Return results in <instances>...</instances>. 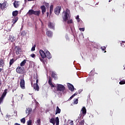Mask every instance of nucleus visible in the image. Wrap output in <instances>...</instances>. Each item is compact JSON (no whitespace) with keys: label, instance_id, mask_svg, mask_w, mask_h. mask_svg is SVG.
<instances>
[{"label":"nucleus","instance_id":"f257e3e1","mask_svg":"<svg viewBox=\"0 0 125 125\" xmlns=\"http://www.w3.org/2000/svg\"><path fill=\"white\" fill-rule=\"evenodd\" d=\"M36 83L34 84V82H36ZM39 83V75L37 74L36 75H34L33 76V79L31 81V85H33V88L35 90H37L39 91L40 90V87L38 83Z\"/></svg>","mask_w":125,"mask_h":125},{"label":"nucleus","instance_id":"f03ea898","mask_svg":"<svg viewBox=\"0 0 125 125\" xmlns=\"http://www.w3.org/2000/svg\"><path fill=\"white\" fill-rule=\"evenodd\" d=\"M69 13H70V10L68 9L66 10L65 12L63 11V12L62 13V16L64 22H67V21L70 19V15H69Z\"/></svg>","mask_w":125,"mask_h":125},{"label":"nucleus","instance_id":"7ed1b4c3","mask_svg":"<svg viewBox=\"0 0 125 125\" xmlns=\"http://www.w3.org/2000/svg\"><path fill=\"white\" fill-rule=\"evenodd\" d=\"M66 88L65 86L61 84H57L56 89L57 91H60L61 92H64Z\"/></svg>","mask_w":125,"mask_h":125},{"label":"nucleus","instance_id":"20e7f679","mask_svg":"<svg viewBox=\"0 0 125 125\" xmlns=\"http://www.w3.org/2000/svg\"><path fill=\"white\" fill-rule=\"evenodd\" d=\"M55 122L56 125H59V118L58 117H56L55 119L54 118H52L49 120V122L53 125H55Z\"/></svg>","mask_w":125,"mask_h":125},{"label":"nucleus","instance_id":"39448f33","mask_svg":"<svg viewBox=\"0 0 125 125\" xmlns=\"http://www.w3.org/2000/svg\"><path fill=\"white\" fill-rule=\"evenodd\" d=\"M16 71L18 74H20V75L23 74L25 73V68L23 67L18 66L16 69Z\"/></svg>","mask_w":125,"mask_h":125},{"label":"nucleus","instance_id":"423d86ee","mask_svg":"<svg viewBox=\"0 0 125 125\" xmlns=\"http://www.w3.org/2000/svg\"><path fill=\"white\" fill-rule=\"evenodd\" d=\"M8 90L7 89H5L4 90L3 93L2 94L1 97H0V104H1V103H2L3 99H4L5 96H6V94L7 93Z\"/></svg>","mask_w":125,"mask_h":125},{"label":"nucleus","instance_id":"0eeeda50","mask_svg":"<svg viewBox=\"0 0 125 125\" xmlns=\"http://www.w3.org/2000/svg\"><path fill=\"white\" fill-rule=\"evenodd\" d=\"M61 6H57L54 10V13L56 15H59L60 14V11H61Z\"/></svg>","mask_w":125,"mask_h":125},{"label":"nucleus","instance_id":"6e6552de","mask_svg":"<svg viewBox=\"0 0 125 125\" xmlns=\"http://www.w3.org/2000/svg\"><path fill=\"white\" fill-rule=\"evenodd\" d=\"M16 49V54L18 55V54H21V52H22V48L19 46H16L15 48Z\"/></svg>","mask_w":125,"mask_h":125},{"label":"nucleus","instance_id":"1a4fd4ad","mask_svg":"<svg viewBox=\"0 0 125 125\" xmlns=\"http://www.w3.org/2000/svg\"><path fill=\"white\" fill-rule=\"evenodd\" d=\"M20 86L22 89H25V81L24 78L21 79Z\"/></svg>","mask_w":125,"mask_h":125},{"label":"nucleus","instance_id":"9d476101","mask_svg":"<svg viewBox=\"0 0 125 125\" xmlns=\"http://www.w3.org/2000/svg\"><path fill=\"white\" fill-rule=\"evenodd\" d=\"M39 52L42 58H45V57H46L45 52H44V51H43L42 50H40Z\"/></svg>","mask_w":125,"mask_h":125},{"label":"nucleus","instance_id":"9b49d317","mask_svg":"<svg viewBox=\"0 0 125 125\" xmlns=\"http://www.w3.org/2000/svg\"><path fill=\"white\" fill-rule=\"evenodd\" d=\"M45 54L46 55V57H47L48 59H50L51 58V54H50L48 50H46V51H45Z\"/></svg>","mask_w":125,"mask_h":125},{"label":"nucleus","instance_id":"f8f14e48","mask_svg":"<svg viewBox=\"0 0 125 125\" xmlns=\"http://www.w3.org/2000/svg\"><path fill=\"white\" fill-rule=\"evenodd\" d=\"M81 112H82L83 114V117H84L85 115H86V108H85V107L83 106L82 109H81Z\"/></svg>","mask_w":125,"mask_h":125},{"label":"nucleus","instance_id":"ddd939ff","mask_svg":"<svg viewBox=\"0 0 125 125\" xmlns=\"http://www.w3.org/2000/svg\"><path fill=\"white\" fill-rule=\"evenodd\" d=\"M79 125H84V119L83 117H82V118H80L79 120Z\"/></svg>","mask_w":125,"mask_h":125},{"label":"nucleus","instance_id":"4468645a","mask_svg":"<svg viewBox=\"0 0 125 125\" xmlns=\"http://www.w3.org/2000/svg\"><path fill=\"white\" fill-rule=\"evenodd\" d=\"M68 89L71 90V91H74L75 89V87H74V85H72L71 83H68Z\"/></svg>","mask_w":125,"mask_h":125},{"label":"nucleus","instance_id":"2eb2a0df","mask_svg":"<svg viewBox=\"0 0 125 125\" xmlns=\"http://www.w3.org/2000/svg\"><path fill=\"white\" fill-rule=\"evenodd\" d=\"M19 2H20V1H14L13 3V5L15 8H17L19 7Z\"/></svg>","mask_w":125,"mask_h":125},{"label":"nucleus","instance_id":"dca6fc26","mask_svg":"<svg viewBox=\"0 0 125 125\" xmlns=\"http://www.w3.org/2000/svg\"><path fill=\"white\" fill-rule=\"evenodd\" d=\"M41 9L42 10V14L43 15L44 13L46 11V8L44 5H42L41 6Z\"/></svg>","mask_w":125,"mask_h":125},{"label":"nucleus","instance_id":"f3484780","mask_svg":"<svg viewBox=\"0 0 125 125\" xmlns=\"http://www.w3.org/2000/svg\"><path fill=\"white\" fill-rule=\"evenodd\" d=\"M6 8V2H4L1 3V10H4Z\"/></svg>","mask_w":125,"mask_h":125},{"label":"nucleus","instance_id":"a211bd4d","mask_svg":"<svg viewBox=\"0 0 125 125\" xmlns=\"http://www.w3.org/2000/svg\"><path fill=\"white\" fill-rule=\"evenodd\" d=\"M33 111V109L31 108H26V113L28 114V115H30V114H32V112Z\"/></svg>","mask_w":125,"mask_h":125},{"label":"nucleus","instance_id":"6ab92c4d","mask_svg":"<svg viewBox=\"0 0 125 125\" xmlns=\"http://www.w3.org/2000/svg\"><path fill=\"white\" fill-rule=\"evenodd\" d=\"M52 79H51V78L49 77V80H48V83L49 85H50L51 87H55V86H54L53 84H52Z\"/></svg>","mask_w":125,"mask_h":125},{"label":"nucleus","instance_id":"aec40b11","mask_svg":"<svg viewBox=\"0 0 125 125\" xmlns=\"http://www.w3.org/2000/svg\"><path fill=\"white\" fill-rule=\"evenodd\" d=\"M46 35L49 38H51L52 37V32L51 31H47L46 32Z\"/></svg>","mask_w":125,"mask_h":125},{"label":"nucleus","instance_id":"412c9836","mask_svg":"<svg viewBox=\"0 0 125 125\" xmlns=\"http://www.w3.org/2000/svg\"><path fill=\"white\" fill-rule=\"evenodd\" d=\"M60 113H61V109L59 108L58 106H57L56 109L55 115H57V114H60Z\"/></svg>","mask_w":125,"mask_h":125},{"label":"nucleus","instance_id":"4be33fe9","mask_svg":"<svg viewBox=\"0 0 125 125\" xmlns=\"http://www.w3.org/2000/svg\"><path fill=\"white\" fill-rule=\"evenodd\" d=\"M4 66V60L2 59H0V67Z\"/></svg>","mask_w":125,"mask_h":125},{"label":"nucleus","instance_id":"5701e85b","mask_svg":"<svg viewBox=\"0 0 125 125\" xmlns=\"http://www.w3.org/2000/svg\"><path fill=\"white\" fill-rule=\"evenodd\" d=\"M40 14H41V10L34 11L33 15H36V16H40Z\"/></svg>","mask_w":125,"mask_h":125},{"label":"nucleus","instance_id":"b1692460","mask_svg":"<svg viewBox=\"0 0 125 125\" xmlns=\"http://www.w3.org/2000/svg\"><path fill=\"white\" fill-rule=\"evenodd\" d=\"M48 26L49 28H50V29H54V24H53L51 22H49Z\"/></svg>","mask_w":125,"mask_h":125},{"label":"nucleus","instance_id":"393cba45","mask_svg":"<svg viewBox=\"0 0 125 125\" xmlns=\"http://www.w3.org/2000/svg\"><path fill=\"white\" fill-rule=\"evenodd\" d=\"M18 17H14V18L12 20V23H13V24H15L17 21H18Z\"/></svg>","mask_w":125,"mask_h":125},{"label":"nucleus","instance_id":"a878e982","mask_svg":"<svg viewBox=\"0 0 125 125\" xmlns=\"http://www.w3.org/2000/svg\"><path fill=\"white\" fill-rule=\"evenodd\" d=\"M34 10L33 9H30L28 11V12H27V14L29 16L31 15H34Z\"/></svg>","mask_w":125,"mask_h":125},{"label":"nucleus","instance_id":"bb28decb","mask_svg":"<svg viewBox=\"0 0 125 125\" xmlns=\"http://www.w3.org/2000/svg\"><path fill=\"white\" fill-rule=\"evenodd\" d=\"M8 41H9L11 42H15V39H14V37H12V36L10 35L9 36Z\"/></svg>","mask_w":125,"mask_h":125},{"label":"nucleus","instance_id":"cd10ccee","mask_svg":"<svg viewBox=\"0 0 125 125\" xmlns=\"http://www.w3.org/2000/svg\"><path fill=\"white\" fill-rule=\"evenodd\" d=\"M18 11L16 10V11H14L12 12V15L13 16H14V17H16V16H17V15H18Z\"/></svg>","mask_w":125,"mask_h":125},{"label":"nucleus","instance_id":"c85d7f7f","mask_svg":"<svg viewBox=\"0 0 125 125\" xmlns=\"http://www.w3.org/2000/svg\"><path fill=\"white\" fill-rule=\"evenodd\" d=\"M27 34V32L25 30H23L21 32V36L22 37H25L26 35Z\"/></svg>","mask_w":125,"mask_h":125},{"label":"nucleus","instance_id":"c756f323","mask_svg":"<svg viewBox=\"0 0 125 125\" xmlns=\"http://www.w3.org/2000/svg\"><path fill=\"white\" fill-rule=\"evenodd\" d=\"M26 60H24L22 62H21V63H20V66H21V67H23V66L25 65V64H26Z\"/></svg>","mask_w":125,"mask_h":125},{"label":"nucleus","instance_id":"7c9ffc66","mask_svg":"<svg viewBox=\"0 0 125 125\" xmlns=\"http://www.w3.org/2000/svg\"><path fill=\"white\" fill-rule=\"evenodd\" d=\"M52 77L55 79V80H57V75H56L54 72L52 73Z\"/></svg>","mask_w":125,"mask_h":125},{"label":"nucleus","instance_id":"2f4dec72","mask_svg":"<svg viewBox=\"0 0 125 125\" xmlns=\"http://www.w3.org/2000/svg\"><path fill=\"white\" fill-rule=\"evenodd\" d=\"M53 11V5H51L50 7V14H52Z\"/></svg>","mask_w":125,"mask_h":125},{"label":"nucleus","instance_id":"473e14b6","mask_svg":"<svg viewBox=\"0 0 125 125\" xmlns=\"http://www.w3.org/2000/svg\"><path fill=\"white\" fill-rule=\"evenodd\" d=\"M13 63H14V59H12L11 60H10V62H9V65L11 66V65H12V64H13Z\"/></svg>","mask_w":125,"mask_h":125},{"label":"nucleus","instance_id":"72a5a7b5","mask_svg":"<svg viewBox=\"0 0 125 125\" xmlns=\"http://www.w3.org/2000/svg\"><path fill=\"white\" fill-rule=\"evenodd\" d=\"M21 123H22V124H25V123H26V120L25 119V118H22L21 120Z\"/></svg>","mask_w":125,"mask_h":125},{"label":"nucleus","instance_id":"f704fd0d","mask_svg":"<svg viewBox=\"0 0 125 125\" xmlns=\"http://www.w3.org/2000/svg\"><path fill=\"white\" fill-rule=\"evenodd\" d=\"M27 125H32V120H29L27 122Z\"/></svg>","mask_w":125,"mask_h":125},{"label":"nucleus","instance_id":"c9c22d12","mask_svg":"<svg viewBox=\"0 0 125 125\" xmlns=\"http://www.w3.org/2000/svg\"><path fill=\"white\" fill-rule=\"evenodd\" d=\"M67 24H73L74 23V22L73 21V20H70L67 21Z\"/></svg>","mask_w":125,"mask_h":125},{"label":"nucleus","instance_id":"e433bc0d","mask_svg":"<svg viewBox=\"0 0 125 125\" xmlns=\"http://www.w3.org/2000/svg\"><path fill=\"white\" fill-rule=\"evenodd\" d=\"M36 50V45H34L31 48V51H35Z\"/></svg>","mask_w":125,"mask_h":125},{"label":"nucleus","instance_id":"4c0bfd02","mask_svg":"<svg viewBox=\"0 0 125 125\" xmlns=\"http://www.w3.org/2000/svg\"><path fill=\"white\" fill-rule=\"evenodd\" d=\"M120 84H125V81H121L119 82Z\"/></svg>","mask_w":125,"mask_h":125},{"label":"nucleus","instance_id":"58836bf2","mask_svg":"<svg viewBox=\"0 0 125 125\" xmlns=\"http://www.w3.org/2000/svg\"><path fill=\"white\" fill-rule=\"evenodd\" d=\"M76 20H77L78 22H80L81 21L80 20V16L77 15L76 17Z\"/></svg>","mask_w":125,"mask_h":125},{"label":"nucleus","instance_id":"ea45409f","mask_svg":"<svg viewBox=\"0 0 125 125\" xmlns=\"http://www.w3.org/2000/svg\"><path fill=\"white\" fill-rule=\"evenodd\" d=\"M79 99H76V100L74 101V104H78L79 103Z\"/></svg>","mask_w":125,"mask_h":125},{"label":"nucleus","instance_id":"a19ab883","mask_svg":"<svg viewBox=\"0 0 125 125\" xmlns=\"http://www.w3.org/2000/svg\"><path fill=\"white\" fill-rule=\"evenodd\" d=\"M37 123L38 125H41V119L39 118L37 121Z\"/></svg>","mask_w":125,"mask_h":125},{"label":"nucleus","instance_id":"79ce46f5","mask_svg":"<svg viewBox=\"0 0 125 125\" xmlns=\"http://www.w3.org/2000/svg\"><path fill=\"white\" fill-rule=\"evenodd\" d=\"M79 30L81 32H84V28H80Z\"/></svg>","mask_w":125,"mask_h":125},{"label":"nucleus","instance_id":"37998d69","mask_svg":"<svg viewBox=\"0 0 125 125\" xmlns=\"http://www.w3.org/2000/svg\"><path fill=\"white\" fill-rule=\"evenodd\" d=\"M101 49L103 50V51H105L106 50V47L105 46L101 47Z\"/></svg>","mask_w":125,"mask_h":125},{"label":"nucleus","instance_id":"c03bdc74","mask_svg":"<svg viewBox=\"0 0 125 125\" xmlns=\"http://www.w3.org/2000/svg\"><path fill=\"white\" fill-rule=\"evenodd\" d=\"M44 4L46 7H49V4L48 3L45 2Z\"/></svg>","mask_w":125,"mask_h":125},{"label":"nucleus","instance_id":"a18cd8bd","mask_svg":"<svg viewBox=\"0 0 125 125\" xmlns=\"http://www.w3.org/2000/svg\"><path fill=\"white\" fill-rule=\"evenodd\" d=\"M70 125H74V122L73 121L70 122Z\"/></svg>","mask_w":125,"mask_h":125},{"label":"nucleus","instance_id":"49530a36","mask_svg":"<svg viewBox=\"0 0 125 125\" xmlns=\"http://www.w3.org/2000/svg\"><path fill=\"white\" fill-rule=\"evenodd\" d=\"M31 56L32 57V58H34L35 56H36V55H35V54H32Z\"/></svg>","mask_w":125,"mask_h":125},{"label":"nucleus","instance_id":"de8ad7c7","mask_svg":"<svg viewBox=\"0 0 125 125\" xmlns=\"http://www.w3.org/2000/svg\"><path fill=\"white\" fill-rule=\"evenodd\" d=\"M74 98L73 97H72V96H71L70 98L68 99V101H70V100H72V99Z\"/></svg>","mask_w":125,"mask_h":125},{"label":"nucleus","instance_id":"09e8293b","mask_svg":"<svg viewBox=\"0 0 125 125\" xmlns=\"http://www.w3.org/2000/svg\"><path fill=\"white\" fill-rule=\"evenodd\" d=\"M44 58H40V61H41V62H43V59H44Z\"/></svg>","mask_w":125,"mask_h":125},{"label":"nucleus","instance_id":"8fccbe9b","mask_svg":"<svg viewBox=\"0 0 125 125\" xmlns=\"http://www.w3.org/2000/svg\"><path fill=\"white\" fill-rule=\"evenodd\" d=\"M123 43H125V41H122V43H121V46H123Z\"/></svg>","mask_w":125,"mask_h":125},{"label":"nucleus","instance_id":"3c124183","mask_svg":"<svg viewBox=\"0 0 125 125\" xmlns=\"http://www.w3.org/2000/svg\"><path fill=\"white\" fill-rule=\"evenodd\" d=\"M47 17H48V15H49V13L48 12L46 13Z\"/></svg>","mask_w":125,"mask_h":125},{"label":"nucleus","instance_id":"603ef678","mask_svg":"<svg viewBox=\"0 0 125 125\" xmlns=\"http://www.w3.org/2000/svg\"><path fill=\"white\" fill-rule=\"evenodd\" d=\"M14 125H21L18 123H15Z\"/></svg>","mask_w":125,"mask_h":125},{"label":"nucleus","instance_id":"864d4df0","mask_svg":"<svg viewBox=\"0 0 125 125\" xmlns=\"http://www.w3.org/2000/svg\"><path fill=\"white\" fill-rule=\"evenodd\" d=\"M20 97H21V99L22 100V97H23V95H21V96H20Z\"/></svg>","mask_w":125,"mask_h":125},{"label":"nucleus","instance_id":"5fc2aeb1","mask_svg":"<svg viewBox=\"0 0 125 125\" xmlns=\"http://www.w3.org/2000/svg\"><path fill=\"white\" fill-rule=\"evenodd\" d=\"M76 95H75V94H74L73 95H72V96L73 97H75V96H76Z\"/></svg>","mask_w":125,"mask_h":125},{"label":"nucleus","instance_id":"6e6d98bb","mask_svg":"<svg viewBox=\"0 0 125 125\" xmlns=\"http://www.w3.org/2000/svg\"><path fill=\"white\" fill-rule=\"evenodd\" d=\"M76 95H75V94H74L73 95H72V96L73 97H75V96H76Z\"/></svg>","mask_w":125,"mask_h":125},{"label":"nucleus","instance_id":"4d7b16f0","mask_svg":"<svg viewBox=\"0 0 125 125\" xmlns=\"http://www.w3.org/2000/svg\"><path fill=\"white\" fill-rule=\"evenodd\" d=\"M28 1H34V0H27Z\"/></svg>","mask_w":125,"mask_h":125},{"label":"nucleus","instance_id":"13d9d810","mask_svg":"<svg viewBox=\"0 0 125 125\" xmlns=\"http://www.w3.org/2000/svg\"><path fill=\"white\" fill-rule=\"evenodd\" d=\"M110 115H111V116L113 115V112L110 111Z\"/></svg>","mask_w":125,"mask_h":125},{"label":"nucleus","instance_id":"bf43d9fd","mask_svg":"<svg viewBox=\"0 0 125 125\" xmlns=\"http://www.w3.org/2000/svg\"><path fill=\"white\" fill-rule=\"evenodd\" d=\"M0 8L1 9V3H0Z\"/></svg>","mask_w":125,"mask_h":125},{"label":"nucleus","instance_id":"052dcab7","mask_svg":"<svg viewBox=\"0 0 125 125\" xmlns=\"http://www.w3.org/2000/svg\"><path fill=\"white\" fill-rule=\"evenodd\" d=\"M1 71H2V69L0 68V72H1Z\"/></svg>","mask_w":125,"mask_h":125},{"label":"nucleus","instance_id":"680f3d73","mask_svg":"<svg viewBox=\"0 0 125 125\" xmlns=\"http://www.w3.org/2000/svg\"><path fill=\"white\" fill-rule=\"evenodd\" d=\"M76 95H78V93L76 92L75 93H74Z\"/></svg>","mask_w":125,"mask_h":125},{"label":"nucleus","instance_id":"e2e57ef3","mask_svg":"<svg viewBox=\"0 0 125 125\" xmlns=\"http://www.w3.org/2000/svg\"><path fill=\"white\" fill-rule=\"evenodd\" d=\"M112 1V0H109V2H111Z\"/></svg>","mask_w":125,"mask_h":125},{"label":"nucleus","instance_id":"0e129e2a","mask_svg":"<svg viewBox=\"0 0 125 125\" xmlns=\"http://www.w3.org/2000/svg\"><path fill=\"white\" fill-rule=\"evenodd\" d=\"M98 3H99V2L96 3V4H95V5H97V4H98Z\"/></svg>","mask_w":125,"mask_h":125},{"label":"nucleus","instance_id":"69168bd1","mask_svg":"<svg viewBox=\"0 0 125 125\" xmlns=\"http://www.w3.org/2000/svg\"><path fill=\"white\" fill-rule=\"evenodd\" d=\"M113 11H115V9H112Z\"/></svg>","mask_w":125,"mask_h":125},{"label":"nucleus","instance_id":"338daca9","mask_svg":"<svg viewBox=\"0 0 125 125\" xmlns=\"http://www.w3.org/2000/svg\"><path fill=\"white\" fill-rule=\"evenodd\" d=\"M63 125H67V124H63Z\"/></svg>","mask_w":125,"mask_h":125},{"label":"nucleus","instance_id":"774afa93","mask_svg":"<svg viewBox=\"0 0 125 125\" xmlns=\"http://www.w3.org/2000/svg\"><path fill=\"white\" fill-rule=\"evenodd\" d=\"M0 85H1V83H0Z\"/></svg>","mask_w":125,"mask_h":125}]
</instances>
